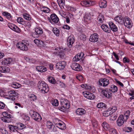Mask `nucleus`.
Returning a JSON list of instances; mask_svg holds the SVG:
<instances>
[{
  "mask_svg": "<svg viewBox=\"0 0 134 134\" xmlns=\"http://www.w3.org/2000/svg\"><path fill=\"white\" fill-rule=\"evenodd\" d=\"M38 87L43 93L47 92L49 90V88L47 84L43 81H39L38 83Z\"/></svg>",
  "mask_w": 134,
  "mask_h": 134,
  "instance_id": "nucleus-1",
  "label": "nucleus"
},
{
  "mask_svg": "<svg viewBox=\"0 0 134 134\" xmlns=\"http://www.w3.org/2000/svg\"><path fill=\"white\" fill-rule=\"evenodd\" d=\"M60 104L61 106L58 107L59 109L62 111L64 112L66 109L70 107V104L69 101L65 99H62L60 100Z\"/></svg>",
  "mask_w": 134,
  "mask_h": 134,
  "instance_id": "nucleus-2",
  "label": "nucleus"
},
{
  "mask_svg": "<svg viewBox=\"0 0 134 134\" xmlns=\"http://www.w3.org/2000/svg\"><path fill=\"white\" fill-rule=\"evenodd\" d=\"M30 45L29 42L26 40H24L17 44L16 46L19 49L23 51H26L28 50V47Z\"/></svg>",
  "mask_w": 134,
  "mask_h": 134,
  "instance_id": "nucleus-3",
  "label": "nucleus"
},
{
  "mask_svg": "<svg viewBox=\"0 0 134 134\" xmlns=\"http://www.w3.org/2000/svg\"><path fill=\"white\" fill-rule=\"evenodd\" d=\"M3 116L1 118V119L2 121L5 122L9 123L11 122L10 118H12V115L8 113V112L4 111L2 113Z\"/></svg>",
  "mask_w": 134,
  "mask_h": 134,
  "instance_id": "nucleus-4",
  "label": "nucleus"
},
{
  "mask_svg": "<svg viewBox=\"0 0 134 134\" xmlns=\"http://www.w3.org/2000/svg\"><path fill=\"white\" fill-rule=\"evenodd\" d=\"M124 25L127 28H130L132 27V22L130 18L126 16L123 19Z\"/></svg>",
  "mask_w": 134,
  "mask_h": 134,
  "instance_id": "nucleus-5",
  "label": "nucleus"
},
{
  "mask_svg": "<svg viewBox=\"0 0 134 134\" xmlns=\"http://www.w3.org/2000/svg\"><path fill=\"white\" fill-rule=\"evenodd\" d=\"M49 22L52 24L57 23L59 21V19L55 14H52L50 15V18H48Z\"/></svg>",
  "mask_w": 134,
  "mask_h": 134,
  "instance_id": "nucleus-6",
  "label": "nucleus"
},
{
  "mask_svg": "<svg viewBox=\"0 0 134 134\" xmlns=\"http://www.w3.org/2000/svg\"><path fill=\"white\" fill-rule=\"evenodd\" d=\"M98 84L103 87H106L109 83V80L106 78H101L99 80Z\"/></svg>",
  "mask_w": 134,
  "mask_h": 134,
  "instance_id": "nucleus-7",
  "label": "nucleus"
},
{
  "mask_svg": "<svg viewBox=\"0 0 134 134\" xmlns=\"http://www.w3.org/2000/svg\"><path fill=\"white\" fill-rule=\"evenodd\" d=\"M31 117L33 119L38 122L40 121L42 119V118L40 114L35 111H33Z\"/></svg>",
  "mask_w": 134,
  "mask_h": 134,
  "instance_id": "nucleus-8",
  "label": "nucleus"
},
{
  "mask_svg": "<svg viewBox=\"0 0 134 134\" xmlns=\"http://www.w3.org/2000/svg\"><path fill=\"white\" fill-rule=\"evenodd\" d=\"M127 120H126L124 116L123 115H121L118 117L117 120V123L119 126H122L125 121H126Z\"/></svg>",
  "mask_w": 134,
  "mask_h": 134,
  "instance_id": "nucleus-9",
  "label": "nucleus"
},
{
  "mask_svg": "<svg viewBox=\"0 0 134 134\" xmlns=\"http://www.w3.org/2000/svg\"><path fill=\"white\" fill-rule=\"evenodd\" d=\"M95 2L91 0H83L81 2V4L83 6L85 7H89L94 5Z\"/></svg>",
  "mask_w": 134,
  "mask_h": 134,
  "instance_id": "nucleus-10",
  "label": "nucleus"
},
{
  "mask_svg": "<svg viewBox=\"0 0 134 134\" xmlns=\"http://www.w3.org/2000/svg\"><path fill=\"white\" fill-rule=\"evenodd\" d=\"M18 95V93L16 92L14 90H10L8 92L7 95L6 97H5V98L10 99L11 97H16Z\"/></svg>",
  "mask_w": 134,
  "mask_h": 134,
  "instance_id": "nucleus-11",
  "label": "nucleus"
},
{
  "mask_svg": "<svg viewBox=\"0 0 134 134\" xmlns=\"http://www.w3.org/2000/svg\"><path fill=\"white\" fill-rule=\"evenodd\" d=\"M82 94L85 97L88 99H92L95 97V96L94 94L88 92H83Z\"/></svg>",
  "mask_w": 134,
  "mask_h": 134,
  "instance_id": "nucleus-12",
  "label": "nucleus"
},
{
  "mask_svg": "<svg viewBox=\"0 0 134 134\" xmlns=\"http://www.w3.org/2000/svg\"><path fill=\"white\" fill-rule=\"evenodd\" d=\"M8 27L11 29L16 32L19 33L20 32V29L15 25L11 23H8Z\"/></svg>",
  "mask_w": 134,
  "mask_h": 134,
  "instance_id": "nucleus-13",
  "label": "nucleus"
},
{
  "mask_svg": "<svg viewBox=\"0 0 134 134\" xmlns=\"http://www.w3.org/2000/svg\"><path fill=\"white\" fill-rule=\"evenodd\" d=\"M13 59L11 58H4L1 62V63L3 65L10 64L13 63Z\"/></svg>",
  "mask_w": 134,
  "mask_h": 134,
  "instance_id": "nucleus-14",
  "label": "nucleus"
},
{
  "mask_svg": "<svg viewBox=\"0 0 134 134\" xmlns=\"http://www.w3.org/2000/svg\"><path fill=\"white\" fill-rule=\"evenodd\" d=\"M71 67L73 70L77 71H81L82 69V67L79 64L75 63L72 64Z\"/></svg>",
  "mask_w": 134,
  "mask_h": 134,
  "instance_id": "nucleus-15",
  "label": "nucleus"
},
{
  "mask_svg": "<svg viewBox=\"0 0 134 134\" xmlns=\"http://www.w3.org/2000/svg\"><path fill=\"white\" fill-rule=\"evenodd\" d=\"M98 38L99 36L98 34L96 33H94L91 35L89 40L91 42H95L98 41Z\"/></svg>",
  "mask_w": 134,
  "mask_h": 134,
  "instance_id": "nucleus-16",
  "label": "nucleus"
},
{
  "mask_svg": "<svg viewBox=\"0 0 134 134\" xmlns=\"http://www.w3.org/2000/svg\"><path fill=\"white\" fill-rule=\"evenodd\" d=\"M102 92L104 96L108 98H110L112 96L111 93L108 89L103 90H102Z\"/></svg>",
  "mask_w": 134,
  "mask_h": 134,
  "instance_id": "nucleus-17",
  "label": "nucleus"
},
{
  "mask_svg": "<svg viewBox=\"0 0 134 134\" xmlns=\"http://www.w3.org/2000/svg\"><path fill=\"white\" fill-rule=\"evenodd\" d=\"M66 65V63L64 61H60L57 63L56 65V68L59 70L64 69Z\"/></svg>",
  "mask_w": 134,
  "mask_h": 134,
  "instance_id": "nucleus-18",
  "label": "nucleus"
},
{
  "mask_svg": "<svg viewBox=\"0 0 134 134\" xmlns=\"http://www.w3.org/2000/svg\"><path fill=\"white\" fill-rule=\"evenodd\" d=\"M74 38L73 37V35H70L69 37L67 40V44L70 47H71L72 45L74 42Z\"/></svg>",
  "mask_w": 134,
  "mask_h": 134,
  "instance_id": "nucleus-19",
  "label": "nucleus"
},
{
  "mask_svg": "<svg viewBox=\"0 0 134 134\" xmlns=\"http://www.w3.org/2000/svg\"><path fill=\"white\" fill-rule=\"evenodd\" d=\"M76 113L77 115H82L85 114L86 111L83 108H78L76 109Z\"/></svg>",
  "mask_w": 134,
  "mask_h": 134,
  "instance_id": "nucleus-20",
  "label": "nucleus"
},
{
  "mask_svg": "<svg viewBox=\"0 0 134 134\" xmlns=\"http://www.w3.org/2000/svg\"><path fill=\"white\" fill-rule=\"evenodd\" d=\"M34 42L37 46L39 47L44 46V43L42 41L38 39H35L34 40Z\"/></svg>",
  "mask_w": 134,
  "mask_h": 134,
  "instance_id": "nucleus-21",
  "label": "nucleus"
},
{
  "mask_svg": "<svg viewBox=\"0 0 134 134\" xmlns=\"http://www.w3.org/2000/svg\"><path fill=\"white\" fill-rule=\"evenodd\" d=\"M36 70L38 72H43L47 70V68L42 66H38L36 67Z\"/></svg>",
  "mask_w": 134,
  "mask_h": 134,
  "instance_id": "nucleus-22",
  "label": "nucleus"
},
{
  "mask_svg": "<svg viewBox=\"0 0 134 134\" xmlns=\"http://www.w3.org/2000/svg\"><path fill=\"white\" fill-rule=\"evenodd\" d=\"M9 68L6 66L0 67V72H1L7 73L10 71Z\"/></svg>",
  "mask_w": 134,
  "mask_h": 134,
  "instance_id": "nucleus-23",
  "label": "nucleus"
},
{
  "mask_svg": "<svg viewBox=\"0 0 134 134\" xmlns=\"http://www.w3.org/2000/svg\"><path fill=\"white\" fill-rule=\"evenodd\" d=\"M101 27L103 30L105 32L108 33L110 32V30L107 25L103 24L101 25Z\"/></svg>",
  "mask_w": 134,
  "mask_h": 134,
  "instance_id": "nucleus-24",
  "label": "nucleus"
},
{
  "mask_svg": "<svg viewBox=\"0 0 134 134\" xmlns=\"http://www.w3.org/2000/svg\"><path fill=\"white\" fill-rule=\"evenodd\" d=\"M109 26L112 31L116 32L118 30V28L112 22H110L109 24Z\"/></svg>",
  "mask_w": 134,
  "mask_h": 134,
  "instance_id": "nucleus-25",
  "label": "nucleus"
},
{
  "mask_svg": "<svg viewBox=\"0 0 134 134\" xmlns=\"http://www.w3.org/2000/svg\"><path fill=\"white\" fill-rule=\"evenodd\" d=\"M47 79L48 81L52 84H55L56 83L54 78L51 76H48Z\"/></svg>",
  "mask_w": 134,
  "mask_h": 134,
  "instance_id": "nucleus-26",
  "label": "nucleus"
},
{
  "mask_svg": "<svg viewBox=\"0 0 134 134\" xmlns=\"http://www.w3.org/2000/svg\"><path fill=\"white\" fill-rule=\"evenodd\" d=\"M28 97L31 101L36 102L37 100V96L34 94L30 93L28 95Z\"/></svg>",
  "mask_w": 134,
  "mask_h": 134,
  "instance_id": "nucleus-27",
  "label": "nucleus"
},
{
  "mask_svg": "<svg viewBox=\"0 0 134 134\" xmlns=\"http://www.w3.org/2000/svg\"><path fill=\"white\" fill-rule=\"evenodd\" d=\"M58 55L61 59H64L65 58V52L64 51H60L58 53Z\"/></svg>",
  "mask_w": 134,
  "mask_h": 134,
  "instance_id": "nucleus-28",
  "label": "nucleus"
},
{
  "mask_svg": "<svg viewBox=\"0 0 134 134\" xmlns=\"http://www.w3.org/2000/svg\"><path fill=\"white\" fill-rule=\"evenodd\" d=\"M9 129L11 131L14 132H18V131L16 126H14L12 125H9L8 126Z\"/></svg>",
  "mask_w": 134,
  "mask_h": 134,
  "instance_id": "nucleus-29",
  "label": "nucleus"
},
{
  "mask_svg": "<svg viewBox=\"0 0 134 134\" xmlns=\"http://www.w3.org/2000/svg\"><path fill=\"white\" fill-rule=\"evenodd\" d=\"M56 124L58 125L59 127L57 126L56 127H57L60 129L64 130L66 129V127L65 125L63 122H62V123L59 122L56 123Z\"/></svg>",
  "mask_w": 134,
  "mask_h": 134,
  "instance_id": "nucleus-30",
  "label": "nucleus"
},
{
  "mask_svg": "<svg viewBox=\"0 0 134 134\" xmlns=\"http://www.w3.org/2000/svg\"><path fill=\"white\" fill-rule=\"evenodd\" d=\"M97 107L99 108H102L104 110L106 108V105L103 103H98L97 104Z\"/></svg>",
  "mask_w": 134,
  "mask_h": 134,
  "instance_id": "nucleus-31",
  "label": "nucleus"
},
{
  "mask_svg": "<svg viewBox=\"0 0 134 134\" xmlns=\"http://www.w3.org/2000/svg\"><path fill=\"white\" fill-rule=\"evenodd\" d=\"M107 2L106 1L104 0H101L99 3L100 7L101 8L105 7L107 5Z\"/></svg>",
  "mask_w": 134,
  "mask_h": 134,
  "instance_id": "nucleus-32",
  "label": "nucleus"
},
{
  "mask_svg": "<svg viewBox=\"0 0 134 134\" xmlns=\"http://www.w3.org/2000/svg\"><path fill=\"white\" fill-rule=\"evenodd\" d=\"M3 14L4 16H6L7 19L8 20H11L12 18V16L9 13L7 12H4L3 13Z\"/></svg>",
  "mask_w": 134,
  "mask_h": 134,
  "instance_id": "nucleus-33",
  "label": "nucleus"
},
{
  "mask_svg": "<svg viewBox=\"0 0 134 134\" xmlns=\"http://www.w3.org/2000/svg\"><path fill=\"white\" fill-rule=\"evenodd\" d=\"M109 90L113 92H116L118 91V88L116 86L112 85L111 86Z\"/></svg>",
  "mask_w": 134,
  "mask_h": 134,
  "instance_id": "nucleus-34",
  "label": "nucleus"
},
{
  "mask_svg": "<svg viewBox=\"0 0 134 134\" xmlns=\"http://www.w3.org/2000/svg\"><path fill=\"white\" fill-rule=\"evenodd\" d=\"M17 127L18 128H17L18 132H19L20 130H22L25 128L26 127V126L24 124L20 123L18 124Z\"/></svg>",
  "mask_w": 134,
  "mask_h": 134,
  "instance_id": "nucleus-35",
  "label": "nucleus"
},
{
  "mask_svg": "<svg viewBox=\"0 0 134 134\" xmlns=\"http://www.w3.org/2000/svg\"><path fill=\"white\" fill-rule=\"evenodd\" d=\"M35 32H36V35H41L43 33L42 29L40 27L35 28Z\"/></svg>",
  "mask_w": 134,
  "mask_h": 134,
  "instance_id": "nucleus-36",
  "label": "nucleus"
},
{
  "mask_svg": "<svg viewBox=\"0 0 134 134\" xmlns=\"http://www.w3.org/2000/svg\"><path fill=\"white\" fill-rule=\"evenodd\" d=\"M58 3L60 7L64 8L65 1L64 0H57Z\"/></svg>",
  "mask_w": 134,
  "mask_h": 134,
  "instance_id": "nucleus-37",
  "label": "nucleus"
},
{
  "mask_svg": "<svg viewBox=\"0 0 134 134\" xmlns=\"http://www.w3.org/2000/svg\"><path fill=\"white\" fill-rule=\"evenodd\" d=\"M98 20L100 23H102L104 20V16L103 15L100 13L99 14L98 16Z\"/></svg>",
  "mask_w": 134,
  "mask_h": 134,
  "instance_id": "nucleus-38",
  "label": "nucleus"
},
{
  "mask_svg": "<svg viewBox=\"0 0 134 134\" xmlns=\"http://www.w3.org/2000/svg\"><path fill=\"white\" fill-rule=\"evenodd\" d=\"M23 18L26 20H31V17L30 15L27 13H24L23 14Z\"/></svg>",
  "mask_w": 134,
  "mask_h": 134,
  "instance_id": "nucleus-39",
  "label": "nucleus"
},
{
  "mask_svg": "<svg viewBox=\"0 0 134 134\" xmlns=\"http://www.w3.org/2000/svg\"><path fill=\"white\" fill-rule=\"evenodd\" d=\"M102 126L104 130H107L109 129V126L108 123L106 122H104L102 124Z\"/></svg>",
  "mask_w": 134,
  "mask_h": 134,
  "instance_id": "nucleus-40",
  "label": "nucleus"
},
{
  "mask_svg": "<svg viewBox=\"0 0 134 134\" xmlns=\"http://www.w3.org/2000/svg\"><path fill=\"white\" fill-rule=\"evenodd\" d=\"M53 106L57 107L59 105V102L58 100L56 99H55L52 100L51 102Z\"/></svg>",
  "mask_w": 134,
  "mask_h": 134,
  "instance_id": "nucleus-41",
  "label": "nucleus"
},
{
  "mask_svg": "<svg viewBox=\"0 0 134 134\" xmlns=\"http://www.w3.org/2000/svg\"><path fill=\"white\" fill-rule=\"evenodd\" d=\"M21 85L16 82H13L12 84V86L15 88H18L20 87Z\"/></svg>",
  "mask_w": 134,
  "mask_h": 134,
  "instance_id": "nucleus-42",
  "label": "nucleus"
},
{
  "mask_svg": "<svg viewBox=\"0 0 134 134\" xmlns=\"http://www.w3.org/2000/svg\"><path fill=\"white\" fill-rule=\"evenodd\" d=\"M111 113L112 114L110 111L109 110H108V109L104 111L103 113V114L104 116L107 117L109 116Z\"/></svg>",
  "mask_w": 134,
  "mask_h": 134,
  "instance_id": "nucleus-43",
  "label": "nucleus"
},
{
  "mask_svg": "<svg viewBox=\"0 0 134 134\" xmlns=\"http://www.w3.org/2000/svg\"><path fill=\"white\" fill-rule=\"evenodd\" d=\"M52 31L57 36H59V30L56 28H54L53 29Z\"/></svg>",
  "mask_w": 134,
  "mask_h": 134,
  "instance_id": "nucleus-44",
  "label": "nucleus"
},
{
  "mask_svg": "<svg viewBox=\"0 0 134 134\" xmlns=\"http://www.w3.org/2000/svg\"><path fill=\"white\" fill-rule=\"evenodd\" d=\"M17 21L18 23L22 25H24L25 23V21L21 17H18L17 19Z\"/></svg>",
  "mask_w": 134,
  "mask_h": 134,
  "instance_id": "nucleus-45",
  "label": "nucleus"
},
{
  "mask_svg": "<svg viewBox=\"0 0 134 134\" xmlns=\"http://www.w3.org/2000/svg\"><path fill=\"white\" fill-rule=\"evenodd\" d=\"M42 11L44 12L47 13H49L50 11L49 9L46 7H43L42 8L41 10Z\"/></svg>",
  "mask_w": 134,
  "mask_h": 134,
  "instance_id": "nucleus-46",
  "label": "nucleus"
},
{
  "mask_svg": "<svg viewBox=\"0 0 134 134\" xmlns=\"http://www.w3.org/2000/svg\"><path fill=\"white\" fill-rule=\"evenodd\" d=\"M130 114V111L129 110H127L124 113L125 118L126 119V120H127L129 118Z\"/></svg>",
  "mask_w": 134,
  "mask_h": 134,
  "instance_id": "nucleus-47",
  "label": "nucleus"
},
{
  "mask_svg": "<svg viewBox=\"0 0 134 134\" xmlns=\"http://www.w3.org/2000/svg\"><path fill=\"white\" fill-rule=\"evenodd\" d=\"M94 87L92 86H89L87 85L86 87V89H87L89 91H94Z\"/></svg>",
  "mask_w": 134,
  "mask_h": 134,
  "instance_id": "nucleus-48",
  "label": "nucleus"
},
{
  "mask_svg": "<svg viewBox=\"0 0 134 134\" xmlns=\"http://www.w3.org/2000/svg\"><path fill=\"white\" fill-rule=\"evenodd\" d=\"M52 123L50 121H48L47 122V126L49 129H51L53 126Z\"/></svg>",
  "mask_w": 134,
  "mask_h": 134,
  "instance_id": "nucleus-49",
  "label": "nucleus"
},
{
  "mask_svg": "<svg viewBox=\"0 0 134 134\" xmlns=\"http://www.w3.org/2000/svg\"><path fill=\"white\" fill-rule=\"evenodd\" d=\"M109 130L110 134H116V131L114 129L110 128Z\"/></svg>",
  "mask_w": 134,
  "mask_h": 134,
  "instance_id": "nucleus-50",
  "label": "nucleus"
},
{
  "mask_svg": "<svg viewBox=\"0 0 134 134\" xmlns=\"http://www.w3.org/2000/svg\"><path fill=\"white\" fill-rule=\"evenodd\" d=\"M56 83L57 84H58L59 86L61 88L64 87L65 86V84L60 81H57Z\"/></svg>",
  "mask_w": 134,
  "mask_h": 134,
  "instance_id": "nucleus-51",
  "label": "nucleus"
},
{
  "mask_svg": "<svg viewBox=\"0 0 134 134\" xmlns=\"http://www.w3.org/2000/svg\"><path fill=\"white\" fill-rule=\"evenodd\" d=\"M124 130L125 132H129L132 131V129L131 127H126L124 128Z\"/></svg>",
  "mask_w": 134,
  "mask_h": 134,
  "instance_id": "nucleus-52",
  "label": "nucleus"
},
{
  "mask_svg": "<svg viewBox=\"0 0 134 134\" xmlns=\"http://www.w3.org/2000/svg\"><path fill=\"white\" fill-rule=\"evenodd\" d=\"M7 95V93H5L2 90H1L0 91V96L1 97H3L5 98V97H6V96Z\"/></svg>",
  "mask_w": 134,
  "mask_h": 134,
  "instance_id": "nucleus-53",
  "label": "nucleus"
},
{
  "mask_svg": "<svg viewBox=\"0 0 134 134\" xmlns=\"http://www.w3.org/2000/svg\"><path fill=\"white\" fill-rule=\"evenodd\" d=\"M114 19L115 21L119 22L120 20H122V18L120 15H119L115 17Z\"/></svg>",
  "mask_w": 134,
  "mask_h": 134,
  "instance_id": "nucleus-54",
  "label": "nucleus"
},
{
  "mask_svg": "<svg viewBox=\"0 0 134 134\" xmlns=\"http://www.w3.org/2000/svg\"><path fill=\"white\" fill-rule=\"evenodd\" d=\"M117 109V108L116 106H114L112 107H111L109 108L108 109V110H109L111 112H115Z\"/></svg>",
  "mask_w": 134,
  "mask_h": 134,
  "instance_id": "nucleus-55",
  "label": "nucleus"
},
{
  "mask_svg": "<svg viewBox=\"0 0 134 134\" xmlns=\"http://www.w3.org/2000/svg\"><path fill=\"white\" fill-rule=\"evenodd\" d=\"M92 123L94 127H96L97 126V122L95 119H93L92 120Z\"/></svg>",
  "mask_w": 134,
  "mask_h": 134,
  "instance_id": "nucleus-56",
  "label": "nucleus"
},
{
  "mask_svg": "<svg viewBox=\"0 0 134 134\" xmlns=\"http://www.w3.org/2000/svg\"><path fill=\"white\" fill-rule=\"evenodd\" d=\"M76 78L80 81H82L83 80V77L81 75H79L76 76Z\"/></svg>",
  "mask_w": 134,
  "mask_h": 134,
  "instance_id": "nucleus-57",
  "label": "nucleus"
},
{
  "mask_svg": "<svg viewBox=\"0 0 134 134\" xmlns=\"http://www.w3.org/2000/svg\"><path fill=\"white\" fill-rule=\"evenodd\" d=\"M81 59L79 58L78 55H76L73 59V61L74 62H77L79 61Z\"/></svg>",
  "mask_w": 134,
  "mask_h": 134,
  "instance_id": "nucleus-58",
  "label": "nucleus"
},
{
  "mask_svg": "<svg viewBox=\"0 0 134 134\" xmlns=\"http://www.w3.org/2000/svg\"><path fill=\"white\" fill-rule=\"evenodd\" d=\"M111 119L112 120H115L117 117V116L116 114H114L111 115Z\"/></svg>",
  "mask_w": 134,
  "mask_h": 134,
  "instance_id": "nucleus-59",
  "label": "nucleus"
},
{
  "mask_svg": "<svg viewBox=\"0 0 134 134\" xmlns=\"http://www.w3.org/2000/svg\"><path fill=\"white\" fill-rule=\"evenodd\" d=\"M123 61L124 63H129L130 62L129 59L128 58L126 57H125L123 58Z\"/></svg>",
  "mask_w": 134,
  "mask_h": 134,
  "instance_id": "nucleus-60",
  "label": "nucleus"
},
{
  "mask_svg": "<svg viewBox=\"0 0 134 134\" xmlns=\"http://www.w3.org/2000/svg\"><path fill=\"white\" fill-rule=\"evenodd\" d=\"M23 119L25 120L26 121H28L30 120V118L29 117L26 115H24L23 117Z\"/></svg>",
  "mask_w": 134,
  "mask_h": 134,
  "instance_id": "nucleus-61",
  "label": "nucleus"
},
{
  "mask_svg": "<svg viewBox=\"0 0 134 134\" xmlns=\"http://www.w3.org/2000/svg\"><path fill=\"white\" fill-rule=\"evenodd\" d=\"M5 104L3 102H0V108L2 109H4L5 106Z\"/></svg>",
  "mask_w": 134,
  "mask_h": 134,
  "instance_id": "nucleus-62",
  "label": "nucleus"
},
{
  "mask_svg": "<svg viewBox=\"0 0 134 134\" xmlns=\"http://www.w3.org/2000/svg\"><path fill=\"white\" fill-rule=\"evenodd\" d=\"M77 55H78V57H79V58L81 59L83 57L84 55V54L83 53H78Z\"/></svg>",
  "mask_w": 134,
  "mask_h": 134,
  "instance_id": "nucleus-63",
  "label": "nucleus"
},
{
  "mask_svg": "<svg viewBox=\"0 0 134 134\" xmlns=\"http://www.w3.org/2000/svg\"><path fill=\"white\" fill-rule=\"evenodd\" d=\"M1 132L2 134H8L7 131L5 129H2Z\"/></svg>",
  "mask_w": 134,
  "mask_h": 134,
  "instance_id": "nucleus-64",
  "label": "nucleus"
}]
</instances>
